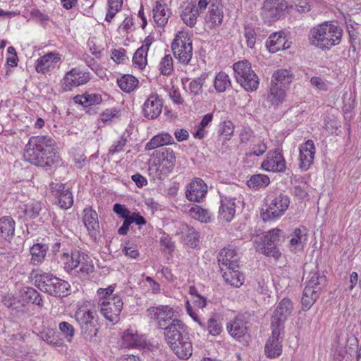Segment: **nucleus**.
I'll list each match as a JSON object with an SVG mask.
<instances>
[{
  "label": "nucleus",
  "instance_id": "15",
  "mask_svg": "<svg viewBox=\"0 0 361 361\" xmlns=\"http://www.w3.org/2000/svg\"><path fill=\"white\" fill-rule=\"evenodd\" d=\"M271 335L267 341L264 350L268 357L275 358L282 353L283 329L271 326Z\"/></svg>",
  "mask_w": 361,
  "mask_h": 361
},
{
  "label": "nucleus",
  "instance_id": "22",
  "mask_svg": "<svg viewBox=\"0 0 361 361\" xmlns=\"http://www.w3.org/2000/svg\"><path fill=\"white\" fill-rule=\"evenodd\" d=\"M227 330L229 334L234 338L240 340L247 332V322L246 317L240 314L227 324Z\"/></svg>",
  "mask_w": 361,
  "mask_h": 361
},
{
  "label": "nucleus",
  "instance_id": "51",
  "mask_svg": "<svg viewBox=\"0 0 361 361\" xmlns=\"http://www.w3.org/2000/svg\"><path fill=\"white\" fill-rule=\"evenodd\" d=\"M77 266V272L82 276H86L94 270V265L91 258L85 252H83L80 262Z\"/></svg>",
  "mask_w": 361,
  "mask_h": 361
},
{
  "label": "nucleus",
  "instance_id": "16",
  "mask_svg": "<svg viewBox=\"0 0 361 361\" xmlns=\"http://www.w3.org/2000/svg\"><path fill=\"white\" fill-rule=\"evenodd\" d=\"M207 193V185L200 178H194L186 186L185 197L190 202H202Z\"/></svg>",
  "mask_w": 361,
  "mask_h": 361
},
{
  "label": "nucleus",
  "instance_id": "61",
  "mask_svg": "<svg viewBox=\"0 0 361 361\" xmlns=\"http://www.w3.org/2000/svg\"><path fill=\"white\" fill-rule=\"evenodd\" d=\"M302 243V231L300 228H295L290 240V245L293 250L295 251Z\"/></svg>",
  "mask_w": 361,
  "mask_h": 361
},
{
  "label": "nucleus",
  "instance_id": "32",
  "mask_svg": "<svg viewBox=\"0 0 361 361\" xmlns=\"http://www.w3.org/2000/svg\"><path fill=\"white\" fill-rule=\"evenodd\" d=\"M188 214L191 218L201 223H209L212 221V213L208 209L197 204L189 205Z\"/></svg>",
  "mask_w": 361,
  "mask_h": 361
},
{
  "label": "nucleus",
  "instance_id": "27",
  "mask_svg": "<svg viewBox=\"0 0 361 361\" xmlns=\"http://www.w3.org/2000/svg\"><path fill=\"white\" fill-rule=\"evenodd\" d=\"M169 346L180 359L188 360L192 355V345L189 336H184L183 338Z\"/></svg>",
  "mask_w": 361,
  "mask_h": 361
},
{
  "label": "nucleus",
  "instance_id": "5",
  "mask_svg": "<svg viewBox=\"0 0 361 361\" xmlns=\"http://www.w3.org/2000/svg\"><path fill=\"white\" fill-rule=\"evenodd\" d=\"M74 317L85 339L90 340L97 335L99 325L96 311L87 305H80L77 308Z\"/></svg>",
  "mask_w": 361,
  "mask_h": 361
},
{
  "label": "nucleus",
  "instance_id": "7",
  "mask_svg": "<svg viewBox=\"0 0 361 361\" xmlns=\"http://www.w3.org/2000/svg\"><path fill=\"white\" fill-rule=\"evenodd\" d=\"M236 81L247 92L255 91L259 84L257 74L252 70L251 63L247 61L235 63L233 66Z\"/></svg>",
  "mask_w": 361,
  "mask_h": 361
},
{
  "label": "nucleus",
  "instance_id": "35",
  "mask_svg": "<svg viewBox=\"0 0 361 361\" xmlns=\"http://www.w3.org/2000/svg\"><path fill=\"white\" fill-rule=\"evenodd\" d=\"M82 254L83 252L78 250H72L71 254L63 253L61 261L64 264V269L68 272L76 269Z\"/></svg>",
  "mask_w": 361,
  "mask_h": 361
},
{
  "label": "nucleus",
  "instance_id": "21",
  "mask_svg": "<svg viewBox=\"0 0 361 361\" xmlns=\"http://www.w3.org/2000/svg\"><path fill=\"white\" fill-rule=\"evenodd\" d=\"M60 61V54L56 51L49 52L37 60L35 70L39 73H46L54 69Z\"/></svg>",
  "mask_w": 361,
  "mask_h": 361
},
{
  "label": "nucleus",
  "instance_id": "63",
  "mask_svg": "<svg viewBox=\"0 0 361 361\" xmlns=\"http://www.w3.org/2000/svg\"><path fill=\"white\" fill-rule=\"evenodd\" d=\"M111 59L116 63H121L126 59V51L123 48L114 49L111 51Z\"/></svg>",
  "mask_w": 361,
  "mask_h": 361
},
{
  "label": "nucleus",
  "instance_id": "13",
  "mask_svg": "<svg viewBox=\"0 0 361 361\" xmlns=\"http://www.w3.org/2000/svg\"><path fill=\"white\" fill-rule=\"evenodd\" d=\"M188 326L180 319L174 318L162 330L164 331V337L168 345H173V343L188 336Z\"/></svg>",
  "mask_w": 361,
  "mask_h": 361
},
{
  "label": "nucleus",
  "instance_id": "60",
  "mask_svg": "<svg viewBox=\"0 0 361 361\" xmlns=\"http://www.w3.org/2000/svg\"><path fill=\"white\" fill-rule=\"evenodd\" d=\"M127 143V139L123 135L119 137L118 140L114 142L109 149V154L113 155L123 151V147Z\"/></svg>",
  "mask_w": 361,
  "mask_h": 361
},
{
  "label": "nucleus",
  "instance_id": "23",
  "mask_svg": "<svg viewBox=\"0 0 361 361\" xmlns=\"http://www.w3.org/2000/svg\"><path fill=\"white\" fill-rule=\"evenodd\" d=\"M223 6L219 3L212 4L205 17V24L209 29L219 27L223 22Z\"/></svg>",
  "mask_w": 361,
  "mask_h": 361
},
{
  "label": "nucleus",
  "instance_id": "44",
  "mask_svg": "<svg viewBox=\"0 0 361 361\" xmlns=\"http://www.w3.org/2000/svg\"><path fill=\"white\" fill-rule=\"evenodd\" d=\"M138 80L133 75L126 74L117 79L118 87L125 92L133 91L138 85Z\"/></svg>",
  "mask_w": 361,
  "mask_h": 361
},
{
  "label": "nucleus",
  "instance_id": "26",
  "mask_svg": "<svg viewBox=\"0 0 361 361\" xmlns=\"http://www.w3.org/2000/svg\"><path fill=\"white\" fill-rule=\"evenodd\" d=\"M218 261L220 264L225 266L226 268H239V256L237 250L228 247L223 249L219 254Z\"/></svg>",
  "mask_w": 361,
  "mask_h": 361
},
{
  "label": "nucleus",
  "instance_id": "64",
  "mask_svg": "<svg viewBox=\"0 0 361 361\" xmlns=\"http://www.w3.org/2000/svg\"><path fill=\"white\" fill-rule=\"evenodd\" d=\"M207 330L211 335L217 336L221 332V326L215 319L211 318L207 322Z\"/></svg>",
  "mask_w": 361,
  "mask_h": 361
},
{
  "label": "nucleus",
  "instance_id": "46",
  "mask_svg": "<svg viewBox=\"0 0 361 361\" xmlns=\"http://www.w3.org/2000/svg\"><path fill=\"white\" fill-rule=\"evenodd\" d=\"M214 87L218 93L224 92L231 87V81L228 74L221 71L218 73L214 80Z\"/></svg>",
  "mask_w": 361,
  "mask_h": 361
},
{
  "label": "nucleus",
  "instance_id": "57",
  "mask_svg": "<svg viewBox=\"0 0 361 361\" xmlns=\"http://www.w3.org/2000/svg\"><path fill=\"white\" fill-rule=\"evenodd\" d=\"M199 233L193 228H188V233L185 235V243L191 247H196L199 243Z\"/></svg>",
  "mask_w": 361,
  "mask_h": 361
},
{
  "label": "nucleus",
  "instance_id": "10",
  "mask_svg": "<svg viewBox=\"0 0 361 361\" xmlns=\"http://www.w3.org/2000/svg\"><path fill=\"white\" fill-rule=\"evenodd\" d=\"M147 316L151 322H154L159 329H163L175 317V310L170 305H159L151 306L146 310Z\"/></svg>",
  "mask_w": 361,
  "mask_h": 361
},
{
  "label": "nucleus",
  "instance_id": "39",
  "mask_svg": "<svg viewBox=\"0 0 361 361\" xmlns=\"http://www.w3.org/2000/svg\"><path fill=\"white\" fill-rule=\"evenodd\" d=\"M75 103L85 107L99 104L102 102V97L99 93L85 92L82 95H77L73 98Z\"/></svg>",
  "mask_w": 361,
  "mask_h": 361
},
{
  "label": "nucleus",
  "instance_id": "62",
  "mask_svg": "<svg viewBox=\"0 0 361 361\" xmlns=\"http://www.w3.org/2000/svg\"><path fill=\"white\" fill-rule=\"evenodd\" d=\"M268 147L264 140H259L252 147V154L257 157L262 156L267 149Z\"/></svg>",
  "mask_w": 361,
  "mask_h": 361
},
{
  "label": "nucleus",
  "instance_id": "59",
  "mask_svg": "<svg viewBox=\"0 0 361 361\" xmlns=\"http://www.w3.org/2000/svg\"><path fill=\"white\" fill-rule=\"evenodd\" d=\"M123 223L130 226L131 224L135 223L137 225L142 226L146 224V220L139 213L131 212L127 217L123 218Z\"/></svg>",
  "mask_w": 361,
  "mask_h": 361
},
{
  "label": "nucleus",
  "instance_id": "31",
  "mask_svg": "<svg viewBox=\"0 0 361 361\" xmlns=\"http://www.w3.org/2000/svg\"><path fill=\"white\" fill-rule=\"evenodd\" d=\"M151 42L146 39L145 44L138 48L133 57V63L135 67L140 69H144L147 64V52L149 51Z\"/></svg>",
  "mask_w": 361,
  "mask_h": 361
},
{
  "label": "nucleus",
  "instance_id": "30",
  "mask_svg": "<svg viewBox=\"0 0 361 361\" xmlns=\"http://www.w3.org/2000/svg\"><path fill=\"white\" fill-rule=\"evenodd\" d=\"M82 221L91 236H95L99 227L97 213L91 207L83 210Z\"/></svg>",
  "mask_w": 361,
  "mask_h": 361
},
{
  "label": "nucleus",
  "instance_id": "6",
  "mask_svg": "<svg viewBox=\"0 0 361 361\" xmlns=\"http://www.w3.org/2000/svg\"><path fill=\"white\" fill-rule=\"evenodd\" d=\"M266 209H262L261 216L264 221L278 219L288 209L290 199L281 192H270L265 198Z\"/></svg>",
  "mask_w": 361,
  "mask_h": 361
},
{
  "label": "nucleus",
  "instance_id": "9",
  "mask_svg": "<svg viewBox=\"0 0 361 361\" xmlns=\"http://www.w3.org/2000/svg\"><path fill=\"white\" fill-rule=\"evenodd\" d=\"M92 78L90 71L81 66H77L65 73L61 80V87L63 91H71L75 87L86 85Z\"/></svg>",
  "mask_w": 361,
  "mask_h": 361
},
{
  "label": "nucleus",
  "instance_id": "53",
  "mask_svg": "<svg viewBox=\"0 0 361 361\" xmlns=\"http://www.w3.org/2000/svg\"><path fill=\"white\" fill-rule=\"evenodd\" d=\"M173 59L171 54H165L161 58L159 64V70L161 74L164 75H170L173 72Z\"/></svg>",
  "mask_w": 361,
  "mask_h": 361
},
{
  "label": "nucleus",
  "instance_id": "12",
  "mask_svg": "<svg viewBox=\"0 0 361 361\" xmlns=\"http://www.w3.org/2000/svg\"><path fill=\"white\" fill-rule=\"evenodd\" d=\"M261 167L269 172H284L286 169V161L281 150L279 148L270 150L267 153L266 159L262 161Z\"/></svg>",
  "mask_w": 361,
  "mask_h": 361
},
{
  "label": "nucleus",
  "instance_id": "49",
  "mask_svg": "<svg viewBox=\"0 0 361 361\" xmlns=\"http://www.w3.org/2000/svg\"><path fill=\"white\" fill-rule=\"evenodd\" d=\"M205 74H202L200 77L195 78L191 80L187 89L186 92L192 96H199L202 93V85L205 81Z\"/></svg>",
  "mask_w": 361,
  "mask_h": 361
},
{
  "label": "nucleus",
  "instance_id": "28",
  "mask_svg": "<svg viewBox=\"0 0 361 361\" xmlns=\"http://www.w3.org/2000/svg\"><path fill=\"white\" fill-rule=\"evenodd\" d=\"M145 340L134 329H128L122 335V345L127 348H141L145 345Z\"/></svg>",
  "mask_w": 361,
  "mask_h": 361
},
{
  "label": "nucleus",
  "instance_id": "36",
  "mask_svg": "<svg viewBox=\"0 0 361 361\" xmlns=\"http://www.w3.org/2000/svg\"><path fill=\"white\" fill-rule=\"evenodd\" d=\"M16 223L10 216H5L0 218V235L6 240H10L15 233Z\"/></svg>",
  "mask_w": 361,
  "mask_h": 361
},
{
  "label": "nucleus",
  "instance_id": "48",
  "mask_svg": "<svg viewBox=\"0 0 361 361\" xmlns=\"http://www.w3.org/2000/svg\"><path fill=\"white\" fill-rule=\"evenodd\" d=\"M270 183L269 178L264 174H255L247 180V186L254 190L267 187Z\"/></svg>",
  "mask_w": 361,
  "mask_h": 361
},
{
  "label": "nucleus",
  "instance_id": "20",
  "mask_svg": "<svg viewBox=\"0 0 361 361\" xmlns=\"http://www.w3.org/2000/svg\"><path fill=\"white\" fill-rule=\"evenodd\" d=\"M299 167L302 171H307L313 164L316 148L312 140H307L299 147Z\"/></svg>",
  "mask_w": 361,
  "mask_h": 361
},
{
  "label": "nucleus",
  "instance_id": "25",
  "mask_svg": "<svg viewBox=\"0 0 361 361\" xmlns=\"http://www.w3.org/2000/svg\"><path fill=\"white\" fill-rule=\"evenodd\" d=\"M152 12L153 19L157 25L161 27H165L171 13L167 5L163 3V0L156 1Z\"/></svg>",
  "mask_w": 361,
  "mask_h": 361
},
{
  "label": "nucleus",
  "instance_id": "19",
  "mask_svg": "<svg viewBox=\"0 0 361 361\" xmlns=\"http://www.w3.org/2000/svg\"><path fill=\"white\" fill-rule=\"evenodd\" d=\"M51 194L58 199V205L67 209L72 207L73 204V197L72 192L66 189L65 184L61 183H51L50 184Z\"/></svg>",
  "mask_w": 361,
  "mask_h": 361
},
{
  "label": "nucleus",
  "instance_id": "2",
  "mask_svg": "<svg viewBox=\"0 0 361 361\" xmlns=\"http://www.w3.org/2000/svg\"><path fill=\"white\" fill-rule=\"evenodd\" d=\"M342 35L343 30L336 22L326 21L311 29L309 39L321 49H329L341 42Z\"/></svg>",
  "mask_w": 361,
  "mask_h": 361
},
{
  "label": "nucleus",
  "instance_id": "38",
  "mask_svg": "<svg viewBox=\"0 0 361 361\" xmlns=\"http://www.w3.org/2000/svg\"><path fill=\"white\" fill-rule=\"evenodd\" d=\"M199 15L195 5L188 4L182 11L180 18L185 25L192 27L195 25Z\"/></svg>",
  "mask_w": 361,
  "mask_h": 361
},
{
  "label": "nucleus",
  "instance_id": "40",
  "mask_svg": "<svg viewBox=\"0 0 361 361\" xmlns=\"http://www.w3.org/2000/svg\"><path fill=\"white\" fill-rule=\"evenodd\" d=\"M286 97V91L281 87L276 84L270 85L269 92L267 96V100L274 106H278L283 102Z\"/></svg>",
  "mask_w": 361,
  "mask_h": 361
},
{
  "label": "nucleus",
  "instance_id": "14",
  "mask_svg": "<svg viewBox=\"0 0 361 361\" xmlns=\"http://www.w3.org/2000/svg\"><path fill=\"white\" fill-rule=\"evenodd\" d=\"M287 8L283 0H266L262 11V17L264 23H271L279 20Z\"/></svg>",
  "mask_w": 361,
  "mask_h": 361
},
{
  "label": "nucleus",
  "instance_id": "3",
  "mask_svg": "<svg viewBox=\"0 0 361 361\" xmlns=\"http://www.w3.org/2000/svg\"><path fill=\"white\" fill-rule=\"evenodd\" d=\"M32 279L40 290L54 297L67 295L71 288L68 282L39 269L32 271Z\"/></svg>",
  "mask_w": 361,
  "mask_h": 361
},
{
  "label": "nucleus",
  "instance_id": "45",
  "mask_svg": "<svg viewBox=\"0 0 361 361\" xmlns=\"http://www.w3.org/2000/svg\"><path fill=\"white\" fill-rule=\"evenodd\" d=\"M22 297L27 302H32L39 307L44 305L42 295L33 288L25 287L23 289Z\"/></svg>",
  "mask_w": 361,
  "mask_h": 361
},
{
  "label": "nucleus",
  "instance_id": "18",
  "mask_svg": "<svg viewBox=\"0 0 361 361\" xmlns=\"http://www.w3.org/2000/svg\"><path fill=\"white\" fill-rule=\"evenodd\" d=\"M292 309L293 305L290 300L288 298L282 299L274 312L271 326L284 329V322L290 314Z\"/></svg>",
  "mask_w": 361,
  "mask_h": 361
},
{
  "label": "nucleus",
  "instance_id": "17",
  "mask_svg": "<svg viewBox=\"0 0 361 361\" xmlns=\"http://www.w3.org/2000/svg\"><path fill=\"white\" fill-rule=\"evenodd\" d=\"M163 101L156 92L151 93L142 105V113L147 119L157 118L162 111Z\"/></svg>",
  "mask_w": 361,
  "mask_h": 361
},
{
  "label": "nucleus",
  "instance_id": "1",
  "mask_svg": "<svg viewBox=\"0 0 361 361\" xmlns=\"http://www.w3.org/2000/svg\"><path fill=\"white\" fill-rule=\"evenodd\" d=\"M24 151L27 162L47 171L56 168L62 161L56 142L49 135L30 137Z\"/></svg>",
  "mask_w": 361,
  "mask_h": 361
},
{
  "label": "nucleus",
  "instance_id": "54",
  "mask_svg": "<svg viewBox=\"0 0 361 361\" xmlns=\"http://www.w3.org/2000/svg\"><path fill=\"white\" fill-rule=\"evenodd\" d=\"M261 252L268 257H271L278 259L281 256V252L277 248V245L263 240V246L260 248Z\"/></svg>",
  "mask_w": 361,
  "mask_h": 361
},
{
  "label": "nucleus",
  "instance_id": "8",
  "mask_svg": "<svg viewBox=\"0 0 361 361\" xmlns=\"http://www.w3.org/2000/svg\"><path fill=\"white\" fill-rule=\"evenodd\" d=\"M171 49L176 59L182 64L188 65L192 57V40L188 34L179 32L175 37Z\"/></svg>",
  "mask_w": 361,
  "mask_h": 361
},
{
  "label": "nucleus",
  "instance_id": "4",
  "mask_svg": "<svg viewBox=\"0 0 361 361\" xmlns=\"http://www.w3.org/2000/svg\"><path fill=\"white\" fill-rule=\"evenodd\" d=\"M175 164L176 156L173 150L170 148H163L155 152L149 170L157 179L164 180L172 171Z\"/></svg>",
  "mask_w": 361,
  "mask_h": 361
},
{
  "label": "nucleus",
  "instance_id": "11",
  "mask_svg": "<svg viewBox=\"0 0 361 361\" xmlns=\"http://www.w3.org/2000/svg\"><path fill=\"white\" fill-rule=\"evenodd\" d=\"M102 314L104 318L116 324L119 320V316L123 309V302L119 295H115L108 300H103L98 303Z\"/></svg>",
  "mask_w": 361,
  "mask_h": 361
},
{
  "label": "nucleus",
  "instance_id": "43",
  "mask_svg": "<svg viewBox=\"0 0 361 361\" xmlns=\"http://www.w3.org/2000/svg\"><path fill=\"white\" fill-rule=\"evenodd\" d=\"M47 249V246L44 244L33 245L30 248V263L33 265L41 264L44 259Z\"/></svg>",
  "mask_w": 361,
  "mask_h": 361
},
{
  "label": "nucleus",
  "instance_id": "24",
  "mask_svg": "<svg viewBox=\"0 0 361 361\" xmlns=\"http://www.w3.org/2000/svg\"><path fill=\"white\" fill-rule=\"evenodd\" d=\"M235 199L222 197L219 209V219L225 222L231 221L235 216Z\"/></svg>",
  "mask_w": 361,
  "mask_h": 361
},
{
  "label": "nucleus",
  "instance_id": "33",
  "mask_svg": "<svg viewBox=\"0 0 361 361\" xmlns=\"http://www.w3.org/2000/svg\"><path fill=\"white\" fill-rule=\"evenodd\" d=\"M174 142L171 135L168 133H161L152 137L146 144V150H152L161 146L171 145Z\"/></svg>",
  "mask_w": 361,
  "mask_h": 361
},
{
  "label": "nucleus",
  "instance_id": "56",
  "mask_svg": "<svg viewBox=\"0 0 361 361\" xmlns=\"http://www.w3.org/2000/svg\"><path fill=\"white\" fill-rule=\"evenodd\" d=\"M283 232L279 228H274L269 231L264 235V239L266 241L271 242L278 245L279 243L281 242V238H283Z\"/></svg>",
  "mask_w": 361,
  "mask_h": 361
},
{
  "label": "nucleus",
  "instance_id": "42",
  "mask_svg": "<svg viewBox=\"0 0 361 361\" xmlns=\"http://www.w3.org/2000/svg\"><path fill=\"white\" fill-rule=\"evenodd\" d=\"M292 80L293 75L289 70L279 69L273 73L271 84H276L278 86L281 85L285 87L288 85Z\"/></svg>",
  "mask_w": 361,
  "mask_h": 361
},
{
  "label": "nucleus",
  "instance_id": "47",
  "mask_svg": "<svg viewBox=\"0 0 361 361\" xmlns=\"http://www.w3.org/2000/svg\"><path fill=\"white\" fill-rule=\"evenodd\" d=\"M40 339L46 342L47 344L54 346L60 347L62 346L63 342V340L56 334L53 329H47L40 332L39 335Z\"/></svg>",
  "mask_w": 361,
  "mask_h": 361
},
{
  "label": "nucleus",
  "instance_id": "50",
  "mask_svg": "<svg viewBox=\"0 0 361 361\" xmlns=\"http://www.w3.org/2000/svg\"><path fill=\"white\" fill-rule=\"evenodd\" d=\"M121 111L117 108L105 109L99 116V120L106 125H110L120 119Z\"/></svg>",
  "mask_w": 361,
  "mask_h": 361
},
{
  "label": "nucleus",
  "instance_id": "34",
  "mask_svg": "<svg viewBox=\"0 0 361 361\" xmlns=\"http://www.w3.org/2000/svg\"><path fill=\"white\" fill-rule=\"evenodd\" d=\"M41 210L42 204L36 200H31L18 207V212L23 213L25 217L28 219H35L39 215Z\"/></svg>",
  "mask_w": 361,
  "mask_h": 361
},
{
  "label": "nucleus",
  "instance_id": "58",
  "mask_svg": "<svg viewBox=\"0 0 361 361\" xmlns=\"http://www.w3.org/2000/svg\"><path fill=\"white\" fill-rule=\"evenodd\" d=\"M244 36L246 39L247 47L250 49H253L256 43L257 35L254 29L249 25L245 26Z\"/></svg>",
  "mask_w": 361,
  "mask_h": 361
},
{
  "label": "nucleus",
  "instance_id": "41",
  "mask_svg": "<svg viewBox=\"0 0 361 361\" xmlns=\"http://www.w3.org/2000/svg\"><path fill=\"white\" fill-rule=\"evenodd\" d=\"M326 279L324 275L317 272H310L307 283L305 288H309L311 290H315L319 294L320 290L326 285Z\"/></svg>",
  "mask_w": 361,
  "mask_h": 361
},
{
  "label": "nucleus",
  "instance_id": "55",
  "mask_svg": "<svg viewBox=\"0 0 361 361\" xmlns=\"http://www.w3.org/2000/svg\"><path fill=\"white\" fill-rule=\"evenodd\" d=\"M59 329L68 342L72 341L75 335V329L72 324L67 322H61L59 324Z\"/></svg>",
  "mask_w": 361,
  "mask_h": 361
},
{
  "label": "nucleus",
  "instance_id": "52",
  "mask_svg": "<svg viewBox=\"0 0 361 361\" xmlns=\"http://www.w3.org/2000/svg\"><path fill=\"white\" fill-rule=\"evenodd\" d=\"M319 294L315 290L305 288L302 297V305L304 310H308L318 298Z\"/></svg>",
  "mask_w": 361,
  "mask_h": 361
},
{
  "label": "nucleus",
  "instance_id": "37",
  "mask_svg": "<svg viewBox=\"0 0 361 361\" xmlns=\"http://www.w3.org/2000/svg\"><path fill=\"white\" fill-rule=\"evenodd\" d=\"M223 278L228 284L236 288L240 287L244 281V277L238 271V268H226Z\"/></svg>",
  "mask_w": 361,
  "mask_h": 361
},
{
  "label": "nucleus",
  "instance_id": "29",
  "mask_svg": "<svg viewBox=\"0 0 361 361\" xmlns=\"http://www.w3.org/2000/svg\"><path fill=\"white\" fill-rule=\"evenodd\" d=\"M284 32H279L271 34L266 42L269 52L276 53L289 47Z\"/></svg>",
  "mask_w": 361,
  "mask_h": 361
}]
</instances>
